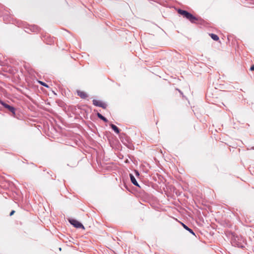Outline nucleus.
Instances as JSON below:
<instances>
[{"instance_id":"f257e3e1","label":"nucleus","mask_w":254,"mask_h":254,"mask_svg":"<svg viewBox=\"0 0 254 254\" xmlns=\"http://www.w3.org/2000/svg\"><path fill=\"white\" fill-rule=\"evenodd\" d=\"M178 12L183 15L184 17L186 18L187 19H188L190 22L194 23L195 22V20H197V18L193 16L192 14H191L188 11L182 10L181 9H179L178 10Z\"/></svg>"},{"instance_id":"f03ea898","label":"nucleus","mask_w":254,"mask_h":254,"mask_svg":"<svg viewBox=\"0 0 254 254\" xmlns=\"http://www.w3.org/2000/svg\"><path fill=\"white\" fill-rule=\"evenodd\" d=\"M68 221L71 225H72L74 227L76 228L84 229L83 225L80 222L75 219H69Z\"/></svg>"},{"instance_id":"7ed1b4c3","label":"nucleus","mask_w":254,"mask_h":254,"mask_svg":"<svg viewBox=\"0 0 254 254\" xmlns=\"http://www.w3.org/2000/svg\"><path fill=\"white\" fill-rule=\"evenodd\" d=\"M93 104L95 106L101 107L103 109H106L107 107L106 104L100 101L97 100L95 99H94L93 100Z\"/></svg>"},{"instance_id":"20e7f679","label":"nucleus","mask_w":254,"mask_h":254,"mask_svg":"<svg viewBox=\"0 0 254 254\" xmlns=\"http://www.w3.org/2000/svg\"><path fill=\"white\" fill-rule=\"evenodd\" d=\"M129 177H130V181H131V182L135 186H137V187H139V184H138L137 181L136 180L135 177H134V176L131 174H129Z\"/></svg>"},{"instance_id":"39448f33","label":"nucleus","mask_w":254,"mask_h":254,"mask_svg":"<svg viewBox=\"0 0 254 254\" xmlns=\"http://www.w3.org/2000/svg\"><path fill=\"white\" fill-rule=\"evenodd\" d=\"M77 95L82 99H85L86 97H87V94L83 91L78 90L77 91Z\"/></svg>"},{"instance_id":"423d86ee","label":"nucleus","mask_w":254,"mask_h":254,"mask_svg":"<svg viewBox=\"0 0 254 254\" xmlns=\"http://www.w3.org/2000/svg\"><path fill=\"white\" fill-rule=\"evenodd\" d=\"M110 127L112 128V129L116 133H120V129L115 125L114 124H110Z\"/></svg>"},{"instance_id":"0eeeda50","label":"nucleus","mask_w":254,"mask_h":254,"mask_svg":"<svg viewBox=\"0 0 254 254\" xmlns=\"http://www.w3.org/2000/svg\"><path fill=\"white\" fill-rule=\"evenodd\" d=\"M232 243L235 246H237L238 247H243V246L241 244V243L237 242L236 239L235 238L234 239L232 240Z\"/></svg>"},{"instance_id":"6e6552de","label":"nucleus","mask_w":254,"mask_h":254,"mask_svg":"<svg viewBox=\"0 0 254 254\" xmlns=\"http://www.w3.org/2000/svg\"><path fill=\"white\" fill-rule=\"evenodd\" d=\"M182 226H183V227L186 230H188L189 232H190L191 234H192V235H195V234L193 232V231H192V229H190V228H189L186 225H185V224L184 223H182Z\"/></svg>"},{"instance_id":"1a4fd4ad","label":"nucleus","mask_w":254,"mask_h":254,"mask_svg":"<svg viewBox=\"0 0 254 254\" xmlns=\"http://www.w3.org/2000/svg\"><path fill=\"white\" fill-rule=\"evenodd\" d=\"M30 31L32 32H37L39 31V28L36 25L31 26Z\"/></svg>"},{"instance_id":"9d476101","label":"nucleus","mask_w":254,"mask_h":254,"mask_svg":"<svg viewBox=\"0 0 254 254\" xmlns=\"http://www.w3.org/2000/svg\"><path fill=\"white\" fill-rule=\"evenodd\" d=\"M97 117L102 121H103L105 122H107L108 120L103 116H102L101 114L98 113L97 114Z\"/></svg>"},{"instance_id":"9b49d317","label":"nucleus","mask_w":254,"mask_h":254,"mask_svg":"<svg viewBox=\"0 0 254 254\" xmlns=\"http://www.w3.org/2000/svg\"><path fill=\"white\" fill-rule=\"evenodd\" d=\"M209 35L213 40L217 41L219 40V37L217 35L212 33Z\"/></svg>"},{"instance_id":"f8f14e48","label":"nucleus","mask_w":254,"mask_h":254,"mask_svg":"<svg viewBox=\"0 0 254 254\" xmlns=\"http://www.w3.org/2000/svg\"><path fill=\"white\" fill-rule=\"evenodd\" d=\"M0 104L2 105L4 108L6 109H8V107H9L10 105H8L7 104L4 103L2 100H0Z\"/></svg>"},{"instance_id":"ddd939ff","label":"nucleus","mask_w":254,"mask_h":254,"mask_svg":"<svg viewBox=\"0 0 254 254\" xmlns=\"http://www.w3.org/2000/svg\"><path fill=\"white\" fill-rule=\"evenodd\" d=\"M10 112L12 113L13 114H15V108L13 107L9 106L7 109Z\"/></svg>"},{"instance_id":"4468645a","label":"nucleus","mask_w":254,"mask_h":254,"mask_svg":"<svg viewBox=\"0 0 254 254\" xmlns=\"http://www.w3.org/2000/svg\"><path fill=\"white\" fill-rule=\"evenodd\" d=\"M39 83H40L42 85H43V86H45V87H48V85H47L46 83H44V82H42V81H39Z\"/></svg>"},{"instance_id":"2eb2a0df","label":"nucleus","mask_w":254,"mask_h":254,"mask_svg":"<svg viewBox=\"0 0 254 254\" xmlns=\"http://www.w3.org/2000/svg\"><path fill=\"white\" fill-rule=\"evenodd\" d=\"M134 173H135V174L136 176H138L139 175V173L138 171L135 170L134 171Z\"/></svg>"},{"instance_id":"dca6fc26","label":"nucleus","mask_w":254,"mask_h":254,"mask_svg":"<svg viewBox=\"0 0 254 254\" xmlns=\"http://www.w3.org/2000/svg\"><path fill=\"white\" fill-rule=\"evenodd\" d=\"M14 212H15V211H14V210L11 211V212L10 213L9 215L10 216L12 215L14 213Z\"/></svg>"},{"instance_id":"f3484780","label":"nucleus","mask_w":254,"mask_h":254,"mask_svg":"<svg viewBox=\"0 0 254 254\" xmlns=\"http://www.w3.org/2000/svg\"><path fill=\"white\" fill-rule=\"evenodd\" d=\"M251 70H254V65H252L250 68Z\"/></svg>"},{"instance_id":"a211bd4d","label":"nucleus","mask_w":254,"mask_h":254,"mask_svg":"<svg viewBox=\"0 0 254 254\" xmlns=\"http://www.w3.org/2000/svg\"><path fill=\"white\" fill-rule=\"evenodd\" d=\"M252 148L254 149V147H253Z\"/></svg>"}]
</instances>
